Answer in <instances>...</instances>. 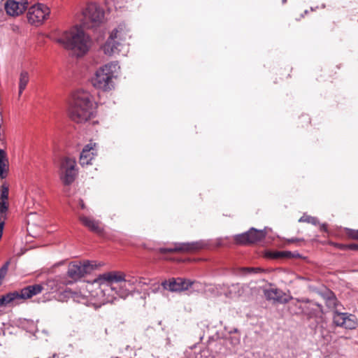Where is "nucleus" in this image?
I'll return each mask as SVG.
<instances>
[{"label":"nucleus","instance_id":"obj_1","mask_svg":"<svg viewBox=\"0 0 358 358\" xmlns=\"http://www.w3.org/2000/svg\"><path fill=\"white\" fill-rule=\"evenodd\" d=\"M55 41L66 49L73 51L78 57L85 55L91 45L90 37L82 29L77 27L63 32L55 39Z\"/></svg>","mask_w":358,"mask_h":358},{"label":"nucleus","instance_id":"obj_2","mask_svg":"<svg viewBox=\"0 0 358 358\" xmlns=\"http://www.w3.org/2000/svg\"><path fill=\"white\" fill-rule=\"evenodd\" d=\"M93 114L91 94L83 90H78L73 95L69 109L71 119L78 123L88 120Z\"/></svg>","mask_w":358,"mask_h":358},{"label":"nucleus","instance_id":"obj_3","mask_svg":"<svg viewBox=\"0 0 358 358\" xmlns=\"http://www.w3.org/2000/svg\"><path fill=\"white\" fill-rule=\"evenodd\" d=\"M327 306L329 308L334 309L333 310V323L337 326L345 328L346 329H355L357 327V319L355 315L343 313L338 308V302L337 299L332 292L329 293L326 301ZM340 306H342L340 305Z\"/></svg>","mask_w":358,"mask_h":358},{"label":"nucleus","instance_id":"obj_4","mask_svg":"<svg viewBox=\"0 0 358 358\" xmlns=\"http://www.w3.org/2000/svg\"><path fill=\"white\" fill-rule=\"evenodd\" d=\"M120 69L117 62H113L101 66L92 79L93 86L103 91H109L114 87V74Z\"/></svg>","mask_w":358,"mask_h":358},{"label":"nucleus","instance_id":"obj_5","mask_svg":"<svg viewBox=\"0 0 358 358\" xmlns=\"http://www.w3.org/2000/svg\"><path fill=\"white\" fill-rule=\"evenodd\" d=\"M129 37V29L124 24H120L110 33L106 43L102 47L106 55H113L119 53L123 43Z\"/></svg>","mask_w":358,"mask_h":358},{"label":"nucleus","instance_id":"obj_6","mask_svg":"<svg viewBox=\"0 0 358 358\" xmlns=\"http://www.w3.org/2000/svg\"><path fill=\"white\" fill-rule=\"evenodd\" d=\"M96 265L90 261L71 262L69 264L67 275L71 279L64 282V284L69 285L80 279L85 275L91 273L96 268Z\"/></svg>","mask_w":358,"mask_h":358},{"label":"nucleus","instance_id":"obj_7","mask_svg":"<svg viewBox=\"0 0 358 358\" xmlns=\"http://www.w3.org/2000/svg\"><path fill=\"white\" fill-rule=\"evenodd\" d=\"M77 174L76 159L69 157L63 158L59 166V177L62 182L65 185H71L75 180Z\"/></svg>","mask_w":358,"mask_h":358},{"label":"nucleus","instance_id":"obj_8","mask_svg":"<svg viewBox=\"0 0 358 358\" xmlns=\"http://www.w3.org/2000/svg\"><path fill=\"white\" fill-rule=\"evenodd\" d=\"M83 24L87 27L100 23L104 16L103 10L95 3H88L83 11Z\"/></svg>","mask_w":358,"mask_h":358},{"label":"nucleus","instance_id":"obj_9","mask_svg":"<svg viewBox=\"0 0 358 358\" xmlns=\"http://www.w3.org/2000/svg\"><path fill=\"white\" fill-rule=\"evenodd\" d=\"M106 282L107 283H110V285H113L114 283H124V285H128V286L132 289L133 287L138 283L148 285L146 282H142L141 280H138L135 277L128 276L127 278L126 275L120 271H110L103 273V276L101 278Z\"/></svg>","mask_w":358,"mask_h":358},{"label":"nucleus","instance_id":"obj_10","mask_svg":"<svg viewBox=\"0 0 358 358\" xmlns=\"http://www.w3.org/2000/svg\"><path fill=\"white\" fill-rule=\"evenodd\" d=\"M50 15L49 8L43 3H36L30 6L27 11V19L31 24L42 23Z\"/></svg>","mask_w":358,"mask_h":358},{"label":"nucleus","instance_id":"obj_11","mask_svg":"<svg viewBox=\"0 0 358 358\" xmlns=\"http://www.w3.org/2000/svg\"><path fill=\"white\" fill-rule=\"evenodd\" d=\"M266 235V231L257 230L252 227L247 232L236 235L234 240L236 243L242 245L252 244L263 240Z\"/></svg>","mask_w":358,"mask_h":358},{"label":"nucleus","instance_id":"obj_12","mask_svg":"<svg viewBox=\"0 0 358 358\" xmlns=\"http://www.w3.org/2000/svg\"><path fill=\"white\" fill-rule=\"evenodd\" d=\"M103 276V273L100 275L96 279L94 280V283L97 284L100 287L101 292L103 294V303H113L114 300L117 299V283L110 285L104 282L101 279Z\"/></svg>","mask_w":358,"mask_h":358},{"label":"nucleus","instance_id":"obj_13","mask_svg":"<svg viewBox=\"0 0 358 358\" xmlns=\"http://www.w3.org/2000/svg\"><path fill=\"white\" fill-rule=\"evenodd\" d=\"M201 242L177 243L173 246L169 248H160L159 252L162 254L171 252H191L197 251L203 248Z\"/></svg>","mask_w":358,"mask_h":358},{"label":"nucleus","instance_id":"obj_14","mask_svg":"<svg viewBox=\"0 0 358 358\" xmlns=\"http://www.w3.org/2000/svg\"><path fill=\"white\" fill-rule=\"evenodd\" d=\"M194 282L182 278H171L169 280H164L162 282V286L164 289L171 292H180L187 290L192 287Z\"/></svg>","mask_w":358,"mask_h":358},{"label":"nucleus","instance_id":"obj_15","mask_svg":"<svg viewBox=\"0 0 358 358\" xmlns=\"http://www.w3.org/2000/svg\"><path fill=\"white\" fill-rule=\"evenodd\" d=\"M27 6V0H7L5 3V10L10 16H18L23 13Z\"/></svg>","mask_w":358,"mask_h":358},{"label":"nucleus","instance_id":"obj_16","mask_svg":"<svg viewBox=\"0 0 358 358\" xmlns=\"http://www.w3.org/2000/svg\"><path fill=\"white\" fill-rule=\"evenodd\" d=\"M301 301L310 303V306L303 310L309 319L315 318L317 323L324 321L323 308L322 305L316 302H312L308 299H302Z\"/></svg>","mask_w":358,"mask_h":358},{"label":"nucleus","instance_id":"obj_17","mask_svg":"<svg viewBox=\"0 0 358 358\" xmlns=\"http://www.w3.org/2000/svg\"><path fill=\"white\" fill-rule=\"evenodd\" d=\"M265 298L268 301H273L281 303H287L290 298L285 295V294L278 289H267L264 292Z\"/></svg>","mask_w":358,"mask_h":358},{"label":"nucleus","instance_id":"obj_18","mask_svg":"<svg viewBox=\"0 0 358 358\" xmlns=\"http://www.w3.org/2000/svg\"><path fill=\"white\" fill-rule=\"evenodd\" d=\"M79 220L81 223L91 231L99 235H101L103 233V228L101 226L100 221L84 215H80Z\"/></svg>","mask_w":358,"mask_h":358},{"label":"nucleus","instance_id":"obj_19","mask_svg":"<svg viewBox=\"0 0 358 358\" xmlns=\"http://www.w3.org/2000/svg\"><path fill=\"white\" fill-rule=\"evenodd\" d=\"M95 155L96 152L92 143L86 145L80 153V164L82 166L90 164Z\"/></svg>","mask_w":358,"mask_h":358},{"label":"nucleus","instance_id":"obj_20","mask_svg":"<svg viewBox=\"0 0 358 358\" xmlns=\"http://www.w3.org/2000/svg\"><path fill=\"white\" fill-rule=\"evenodd\" d=\"M247 287L239 283L232 284L228 287L227 292L224 294L228 298L236 299L243 296Z\"/></svg>","mask_w":358,"mask_h":358},{"label":"nucleus","instance_id":"obj_21","mask_svg":"<svg viewBox=\"0 0 358 358\" xmlns=\"http://www.w3.org/2000/svg\"><path fill=\"white\" fill-rule=\"evenodd\" d=\"M62 300L65 299H72L78 303H85L86 302L85 296L80 292L73 291L71 289H66L59 296Z\"/></svg>","mask_w":358,"mask_h":358},{"label":"nucleus","instance_id":"obj_22","mask_svg":"<svg viewBox=\"0 0 358 358\" xmlns=\"http://www.w3.org/2000/svg\"><path fill=\"white\" fill-rule=\"evenodd\" d=\"M9 171V162L6 151L0 148V178L7 177Z\"/></svg>","mask_w":358,"mask_h":358},{"label":"nucleus","instance_id":"obj_23","mask_svg":"<svg viewBox=\"0 0 358 358\" xmlns=\"http://www.w3.org/2000/svg\"><path fill=\"white\" fill-rule=\"evenodd\" d=\"M29 81V73L26 71H22L19 78V91L18 96H20L25 90L28 83Z\"/></svg>","mask_w":358,"mask_h":358},{"label":"nucleus","instance_id":"obj_24","mask_svg":"<svg viewBox=\"0 0 358 358\" xmlns=\"http://www.w3.org/2000/svg\"><path fill=\"white\" fill-rule=\"evenodd\" d=\"M264 270L260 267H241L238 269L237 274L245 276L262 273Z\"/></svg>","mask_w":358,"mask_h":358},{"label":"nucleus","instance_id":"obj_25","mask_svg":"<svg viewBox=\"0 0 358 358\" xmlns=\"http://www.w3.org/2000/svg\"><path fill=\"white\" fill-rule=\"evenodd\" d=\"M117 295L122 299H125L130 293L131 288L128 285H124V283H117Z\"/></svg>","mask_w":358,"mask_h":358},{"label":"nucleus","instance_id":"obj_26","mask_svg":"<svg viewBox=\"0 0 358 358\" xmlns=\"http://www.w3.org/2000/svg\"><path fill=\"white\" fill-rule=\"evenodd\" d=\"M299 222L310 223L313 225H317L320 224L319 220L316 217H312L308 215H303L301 217H300Z\"/></svg>","mask_w":358,"mask_h":358},{"label":"nucleus","instance_id":"obj_27","mask_svg":"<svg viewBox=\"0 0 358 358\" xmlns=\"http://www.w3.org/2000/svg\"><path fill=\"white\" fill-rule=\"evenodd\" d=\"M20 294V299H29L34 296V293L32 292V289H31L30 286H27L24 288L22 289Z\"/></svg>","mask_w":358,"mask_h":358},{"label":"nucleus","instance_id":"obj_28","mask_svg":"<svg viewBox=\"0 0 358 358\" xmlns=\"http://www.w3.org/2000/svg\"><path fill=\"white\" fill-rule=\"evenodd\" d=\"M19 296H20V294L18 292H14L8 293L6 295H3L2 296L3 299H5V300H3V301L5 303V305H6L17 299H20Z\"/></svg>","mask_w":358,"mask_h":358},{"label":"nucleus","instance_id":"obj_29","mask_svg":"<svg viewBox=\"0 0 358 358\" xmlns=\"http://www.w3.org/2000/svg\"><path fill=\"white\" fill-rule=\"evenodd\" d=\"M9 262H6L1 268H0V285L1 284V280L6 276L8 269Z\"/></svg>","mask_w":358,"mask_h":358},{"label":"nucleus","instance_id":"obj_30","mask_svg":"<svg viewBox=\"0 0 358 358\" xmlns=\"http://www.w3.org/2000/svg\"><path fill=\"white\" fill-rule=\"evenodd\" d=\"M346 234L350 238L358 240V229H346Z\"/></svg>","mask_w":358,"mask_h":358},{"label":"nucleus","instance_id":"obj_31","mask_svg":"<svg viewBox=\"0 0 358 358\" xmlns=\"http://www.w3.org/2000/svg\"><path fill=\"white\" fill-rule=\"evenodd\" d=\"M31 289H32V292L34 295H36L39 293H41L43 290V287L41 285L36 284L33 285H29Z\"/></svg>","mask_w":358,"mask_h":358},{"label":"nucleus","instance_id":"obj_32","mask_svg":"<svg viewBox=\"0 0 358 358\" xmlns=\"http://www.w3.org/2000/svg\"><path fill=\"white\" fill-rule=\"evenodd\" d=\"M331 244L332 245H334L335 248L342 250H348V245L337 243H331Z\"/></svg>","mask_w":358,"mask_h":358},{"label":"nucleus","instance_id":"obj_33","mask_svg":"<svg viewBox=\"0 0 358 358\" xmlns=\"http://www.w3.org/2000/svg\"><path fill=\"white\" fill-rule=\"evenodd\" d=\"M348 250H358V245L357 244H349Z\"/></svg>","mask_w":358,"mask_h":358},{"label":"nucleus","instance_id":"obj_34","mask_svg":"<svg viewBox=\"0 0 358 358\" xmlns=\"http://www.w3.org/2000/svg\"><path fill=\"white\" fill-rule=\"evenodd\" d=\"M320 229L322 231H327V224H320Z\"/></svg>","mask_w":358,"mask_h":358},{"label":"nucleus","instance_id":"obj_35","mask_svg":"<svg viewBox=\"0 0 358 358\" xmlns=\"http://www.w3.org/2000/svg\"><path fill=\"white\" fill-rule=\"evenodd\" d=\"M274 257H284V252H277V253H275V254Z\"/></svg>","mask_w":358,"mask_h":358},{"label":"nucleus","instance_id":"obj_36","mask_svg":"<svg viewBox=\"0 0 358 358\" xmlns=\"http://www.w3.org/2000/svg\"><path fill=\"white\" fill-rule=\"evenodd\" d=\"M80 206L81 208L84 209L85 208V203L83 200L80 201Z\"/></svg>","mask_w":358,"mask_h":358},{"label":"nucleus","instance_id":"obj_37","mask_svg":"<svg viewBox=\"0 0 358 358\" xmlns=\"http://www.w3.org/2000/svg\"><path fill=\"white\" fill-rule=\"evenodd\" d=\"M3 300H5V299H3V296H1L0 297V306H2V305H5V303H4Z\"/></svg>","mask_w":358,"mask_h":358},{"label":"nucleus","instance_id":"obj_38","mask_svg":"<svg viewBox=\"0 0 358 358\" xmlns=\"http://www.w3.org/2000/svg\"><path fill=\"white\" fill-rule=\"evenodd\" d=\"M289 242H294V239H291V240H289Z\"/></svg>","mask_w":358,"mask_h":358},{"label":"nucleus","instance_id":"obj_39","mask_svg":"<svg viewBox=\"0 0 358 358\" xmlns=\"http://www.w3.org/2000/svg\"><path fill=\"white\" fill-rule=\"evenodd\" d=\"M286 2V0H282V3H285Z\"/></svg>","mask_w":358,"mask_h":358},{"label":"nucleus","instance_id":"obj_40","mask_svg":"<svg viewBox=\"0 0 358 358\" xmlns=\"http://www.w3.org/2000/svg\"><path fill=\"white\" fill-rule=\"evenodd\" d=\"M35 358H38V357H35Z\"/></svg>","mask_w":358,"mask_h":358}]
</instances>
